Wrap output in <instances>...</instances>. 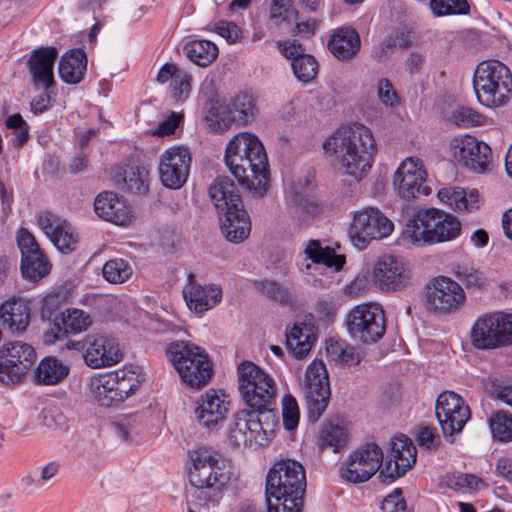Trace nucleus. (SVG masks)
<instances>
[{
  "label": "nucleus",
  "instance_id": "1",
  "mask_svg": "<svg viewBox=\"0 0 512 512\" xmlns=\"http://www.w3.org/2000/svg\"><path fill=\"white\" fill-rule=\"evenodd\" d=\"M384 454L374 444L365 446L351 453L340 467V477L350 483L368 481L377 471L383 482H393L403 476L416 462V447L406 436H398L391 441L390 459L382 467Z\"/></svg>",
  "mask_w": 512,
  "mask_h": 512
},
{
  "label": "nucleus",
  "instance_id": "2",
  "mask_svg": "<svg viewBox=\"0 0 512 512\" xmlns=\"http://www.w3.org/2000/svg\"><path fill=\"white\" fill-rule=\"evenodd\" d=\"M230 172L254 197H262L269 188V164L259 138L249 132L236 134L224 155Z\"/></svg>",
  "mask_w": 512,
  "mask_h": 512
},
{
  "label": "nucleus",
  "instance_id": "3",
  "mask_svg": "<svg viewBox=\"0 0 512 512\" xmlns=\"http://www.w3.org/2000/svg\"><path fill=\"white\" fill-rule=\"evenodd\" d=\"M322 146L327 155L335 157L346 174L357 180L371 170L377 154L372 130L361 123L339 127Z\"/></svg>",
  "mask_w": 512,
  "mask_h": 512
},
{
  "label": "nucleus",
  "instance_id": "4",
  "mask_svg": "<svg viewBox=\"0 0 512 512\" xmlns=\"http://www.w3.org/2000/svg\"><path fill=\"white\" fill-rule=\"evenodd\" d=\"M306 488L303 465L293 459L276 462L266 477L268 512H301Z\"/></svg>",
  "mask_w": 512,
  "mask_h": 512
},
{
  "label": "nucleus",
  "instance_id": "5",
  "mask_svg": "<svg viewBox=\"0 0 512 512\" xmlns=\"http://www.w3.org/2000/svg\"><path fill=\"white\" fill-rule=\"evenodd\" d=\"M187 471L190 485L205 502H216L233 476L230 461L206 446L189 452Z\"/></svg>",
  "mask_w": 512,
  "mask_h": 512
},
{
  "label": "nucleus",
  "instance_id": "6",
  "mask_svg": "<svg viewBox=\"0 0 512 512\" xmlns=\"http://www.w3.org/2000/svg\"><path fill=\"white\" fill-rule=\"evenodd\" d=\"M460 232L461 223L455 216L437 208H429L409 218L402 237L414 246L424 247L454 240Z\"/></svg>",
  "mask_w": 512,
  "mask_h": 512
},
{
  "label": "nucleus",
  "instance_id": "7",
  "mask_svg": "<svg viewBox=\"0 0 512 512\" xmlns=\"http://www.w3.org/2000/svg\"><path fill=\"white\" fill-rule=\"evenodd\" d=\"M166 355L186 386L200 389L210 382L213 363L202 347L189 341H174L167 346Z\"/></svg>",
  "mask_w": 512,
  "mask_h": 512
},
{
  "label": "nucleus",
  "instance_id": "8",
  "mask_svg": "<svg viewBox=\"0 0 512 512\" xmlns=\"http://www.w3.org/2000/svg\"><path fill=\"white\" fill-rule=\"evenodd\" d=\"M473 88L478 102L483 106H504L512 94V74L498 60L483 61L475 69Z\"/></svg>",
  "mask_w": 512,
  "mask_h": 512
},
{
  "label": "nucleus",
  "instance_id": "9",
  "mask_svg": "<svg viewBox=\"0 0 512 512\" xmlns=\"http://www.w3.org/2000/svg\"><path fill=\"white\" fill-rule=\"evenodd\" d=\"M275 415L259 409L236 412L228 425L227 435L235 447L262 446L276 426Z\"/></svg>",
  "mask_w": 512,
  "mask_h": 512
},
{
  "label": "nucleus",
  "instance_id": "10",
  "mask_svg": "<svg viewBox=\"0 0 512 512\" xmlns=\"http://www.w3.org/2000/svg\"><path fill=\"white\" fill-rule=\"evenodd\" d=\"M238 391L243 401L252 409L272 412L277 386L274 379L251 361H243L237 367Z\"/></svg>",
  "mask_w": 512,
  "mask_h": 512
},
{
  "label": "nucleus",
  "instance_id": "11",
  "mask_svg": "<svg viewBox=\"0 0 512 512\" xmlns=\"http://www.w3.org/2000/svg\"><path fill=\"white\" fill-rule=\"evenodd\" d=\"M470 337L472 345L480 350L512 345V313L496 311L479 316Z\"/></svg>",
  "mask_w": 512,
  "mask_h": 512
},
{
  "label": "nucleus",
  "instance_id": "12",
  "mask_svg": "<svg viewBox=\"0 0 512 512\" xmlns=\"http://www.w3.org/2000/svg\"><path fill=\"white\" fill-rule=\"evenodd\" d=\"M345 325L352 339L372 344L385 334V314L378 304L357 305L347 314Z\"/></svg>",
  "mask_w": 512,
  "mask_h": 512
},
{
  "label": "nucleus",
  "instance_id": "13",
  "mask_svg": "<svg viewBox=\"0 0 512 512\" xmlns=\"http://www.w3.org/2000/svg\"><path fill=\"white\" fill-rule=\"evenodd\" d=\"M300 388L309 419L317 421L327 409L331 394L328 371L323 361L314 360L307 366Z\"/></svg>",
  "mask_w": 512,
  "mask_h": 512
},
{
  "label": "nucleus",
  "instance_id": "14",
  "mask_svg": "<svg viewBox=\"0 0 512 512\" xmlns=\"http://www.w3.org/2000/svg\"><path fill=\"white\" fill-rule=\"evenodd\" d=\"M393 230V222L379 209L367 207L353 214L349 238L355 248L363 250L371 241L386 238Z\"/></svg>",
  "mask_w": 512,
  "mask_h": 512
},
{
  "label": "nucleus",
  "instance_id": "15",
  "mask_svg": "<svg viewBox=\"0 0 512 512\" xmlns=\"http://www.w3.org/2000/svg\"><path fill=\"white\" fill-rule=\"evenodd\" d=\"M37 358L35 349L23 341L5 342L0 346V382H22Z\"/></svg>",
  "mask_w": 512,
  "mask_h": 512
},
{
  "label": "nucleus",
  "instance_id": "16",
  "mask_svg": "<svg viewBox=\"0 0 512 512\" xmlns=\"http://www.w3.org/2000/svg\"><path fill=\"white\" fill-rule=\"evenodd\" d=\"M78 346L83 350L85 364L93 369L116 365L123 357L117 340L102 333L89 334L81 342H71L68 348Z\"/></svg>",
  "mask_w": 512,
  "mask_h": 512
},
{
  "label": "nucleus",
  "instance_id": "17",
  "mask_svg": "<svg viewBox=\"0 0 512 512\" xmlns=\"http://www.w3.org/2000/svg\"><path fill=\"white\" fill-rule=\"evenodd\" d=\"M393 185L398 195L405 200L416 199L431 193L427 185V172L418 157L403 160L394 173Z\"/></svg>",
  "mask_w": 512,
  "mask_h": 512
},
{
  "label": "nucleus",
  "instance_id": "18",
  "mask_svg": "<svg viewBox=\"0 0 512 512\" xmlns=\"http://www.w3.org/2000/svg\"><path fill=\"white\" fill-rule=\"evenodd\" d=\"M229 396L223 390L210 389L199 396L194 409L198 424L210 432L218 431L230 411Z\"/></svg>",
  "mask_w": 512,
  "mask_h": 512
},
{
  "label": "nucleus",
  "instance_id": "19",
  "mask_svg": "<svg viewBox=\"0 0 512 512\" xmlns=\"http://www.w3.org/2000/svg\"><path fill=\"white\" fill-rule=\"evenodd\" d=\"M450 151L458 162L476 173H484L492 160L491 148L469 134L454 137L450 142Z\"/></svg>",
  "mask_w": 512,
  "mask_h": 512
},
{
  "label": "nucleus",
  "instance_id": "20",
  "mask_svg": "<svg viewBox=\"0 0 512 512\" xmlns=\"http://www.w3.org/2000/svg\"><path fill=\"white\" fill-rule=\"evenodd\" d=\"M466 296L459 283L445 276L436 277L426 288V301L437 314L445 315L457 311Z\"/></svg>",
  "mask_w": 512,
  "mask_h": 512
},
{
  "label": "nucleus",
  "instance_id": "21",
  "mask_svg": "<svg viewBox=\"0 0 512 512\" xmlns=\"http://www.w3.org/2000/svg\"><path fill=\"white\" fill-rule=\"evenodd\" d=\"M372 278L380 290L396 292L409 285L411 274L402 258L383 254L374 263Z\"/></svg>",
  "mask_w": 512,
  "mask_h": 512
},
{
  "label": "nucleus",
  "instance_id": "22",
  "mask_svg": "<svg viewBox=\"0 0 512 512\" xmlns=\"http://www.w3.org/2000/svg\"><path fill=\"white\" fill-rule=\"evenodd\" d=\"M435 413L444 435L450 437L461 432L470 418L469 406L453 391L438 396Z\"/></svg>",
  "mask_w": 512,
  "mask_h": 512
},
{
  "label": "nucleus",
  "instance_id": "23",
  "mask_svg": "<svg viewBox=\"0 0 512 512\" xmlns=\"http://www.w3.org/2000/svg\"><path fill=\"white\" fill-rule=\"evenodd\" d=\"M191 166V154L185 146L166 149L159 158V177L169 189H179L187 181Z\"/></svg>",
  "mask_w": 512,
  "mask_h": 512
},
{
  "label": "nucleus",
  "instance_id": "24",
  "mask_svg": "<svg viewBox=\"0 0 512 512\" xmlns=\"http://www.w3.org/2000/svg\"><path fill=\"white\" fill-rule=\"evenodd\" d=\"M258 113L256 96L253 93L241 91L220 107L217 121L225 128L231 127L234 123L247 126L256 120Z\"/></svg>",
  "mask_w": 512,
  "mask_h": 512
},
{
  "label": "nucleus",
  "instance_id": "25",
  "mask_svg": "<svg viewBox=\"0 0 512 512\" xmlns=\"http://www.w3.org/2000/svg\"><path fill=\"white\" fill-rule=\"evenodd\" d=\"M37 224L59 251L68 253L76 249L78 238L66 219L51 211H43L37 217Z\"/></svg>",
  "mask_w": 512,
  "mask_h": 512
},
{
  "label": "nucleus",
  "instance_id": "26",
  "mask_svg": "<svg viewBox=\"0 0 512 512\" xmlns=\"http://www.w3.org/2000/svg\"><path fill=\"white\" fill-rule=\"evenodd\" d=\"M92 325L90 315L77 308H69L61 312L54 321L53 326L44 335V341L52 344L64 339L69 334H80L87 331Z\"/></svg>",
  "mask_w": 512,
  "mask_h": 512
},
{
  "label": "nucleus",
  "instance_id": "27",
  "mask_svg": "<svg viewBox=\"0 0 512 512\" xmlns=\"http://www.w3.org/2000/svg\"><path fill=\"white\" fill-rule=\"evenodd\" d=\"M94 209L99 217L118 226H128L133 220L127 201L113 192L100 193L95 199Z\"/></svg>",
  "mask_w": 512,
  "mask_h": 512
},
{
  "label": "nucleus",
  "instance_id": "28",
  "mask_svg": "<svg viewBox=\"0 0 512 512\" xmlns=\"http://www.w3.org/2000/svg\"><path fill=\"white\" fill-rule=\"evenodd\" d=\"M183 297L188 308L195 313H204L222 300V289L215 284L200 285L192 275L183 289Z\"/></svg>",
  "mask_w": 512,
  "mask_h": 512
},
{
  "label": "nucleus",
  "instance_id": "29",
  "mask_svg": "<svg viewBox=\"0 0 512 512\" xmlns=\"http://www.w3.org/2000/svg\"><path fill=\"white\" fill-rule=\"evenodd\" d=\"M31 309L22 298L12 297L0 305V321L5 329L13 334L26 331L30 323Z\"/></svg>",
  "mask_w": 512,
  "mask_h": 512
},
{
  "label": "nucleus",
  "instance_id": "30",
  "mask_svg": "<svg viewBox=\"0 0 512 512\" xmlns=\"http://www.w3.org/2000/svg\"><path fill=\"white\" fill-rule=\"evenodd\" d=\"M208 192L219 214L243 206L238 188L228 176L217 177L210 185Z\"/></svg>",
  "mask_w": 512,
  "mask_h": 512
},
{
  "label": "nucleus",
  "instance_id": "31",
  "mask_svg": "<svg viewBox=\"0 0 512 512\" xmlns=\"http://www.w3.org/2000/svg\"><path fill=\"white\" fill-rule=\"evenodd\" d=\"M57 55L55 47H41L32 52L28 67L36 85L49 88L53 84V67Z\"/></svg>",
  "mask_w": 512,
  "mask_h": 512
},
{
  "label": "nucleus",
  "instance_id": "32",
  "mask_svg": "<svg viewBox=\"0 0 512 512\" xmlns=\"http://www.w3.org/2000/svg\"><path fill=\"white\" fill-rule=\"evenodd\" d=\"M219 217L222 233L228 241L240 243L249 236L251 222L243 206L226 213H220Z\"/></svg>",
  "mask_w": 512,
  "mask_h": 512
},
{
  "label": "nucleus",
  "instance_id": "33",
  "mask_svg": "<svg viewBox=\"0 0 512 512\" xmlns=\"http://www.w3.org/2000/svg\"><path fill=\"white\" fill-rule=\"evenodd\" d=\"M361 46L357 31L351 27H340L330 36L328 48L339 60L352 59Z\"/></svg>",
  "mask_w": 512,
  "mask_h": 512
},
{
  "label": "nucleus",
  "instance_id": "34",
  "mask_svg": "<svg viewBox=\"0 0 512 512\" xmlns=\"http://www.w3.org/2000/svg\"><path fill=\"white\" fill-rule=\"evenodd\" d=\"M69 372V366L62 360L54 356H46L33 370L32 379L36 385L54 386L61 383Z\"/></svg>",
  "mask_w": 512,
  "mask_h": 512
},
{
  "label": "nucleus",
  "instance_id": "35",
  "mask_svg": "<svg viewBox=\"0 0 512 512\" xmlns=\"http://www.w3.org/2000/svg\"><path fill=\"white\" fill-rule=\"evenodd\" d=\"M87 69V57L84 50L76 48L66 52L59 62V75L67 84L80 83Z\"/></svg>",
  "mask_w": 512,
  "mask_h": 512
},
{
  "label": "nucleus",
  "instance_id": "36",
  "mask_svg": "<svg viewBox=\"0 0 512 512\" xmlns=\"http://www.w3.org/2000/svg\"><path fill=\"white\" fill-rule=\"evenodd\" d=\"M437 197L455 212H471L478 209L479 195L476 191H466L460 187L441 188Z\"/></svg>",
  "mask_w": 512,
  "mask_h": 512
},
{
  "label": "nucleus",
  "instance_id": "37",
  "mask_svg": "<svg viewBox=\"0 0 512 512\" xmlns=\"http://www.w3.org/2000/svg\"><path fill=\"white\" fill-rule=\"evenodd\" d=\"M183 52L194 64L207 67L217 58L218 47L212 41L195 39L183 45Z\"/></svg>",
  "mask_w": 512,
  "mask_h": 512
},
{
  "label": "nucleus",
  "instance_id": "38",
  "mask_svg": "<svg viewBox=\"0 0 512 512\" xmlns=\"http://www.w3.org/2000/svg\"><path fill=\"white\" fill-rule=\"evenodd\" d=\"M118 378L114 372L99 374L91 378L90 391L97 401L103 406H110L118 402L115 385Z\"/></svg>",
  "mask_w": 512,
  "mask_h": 512
},
{
  "label": "nucleus",
  "instance_id": "39",
  "mask_svg": "<svg viewBox=\"0 0 512 512\" xmlns=\"http://www.w3.org/2000/svg\"><path fill=\"white\" fill-rule=\"evenodd\" d=\"M304 254L313 263L324 264L328 268H334L335 271H339L345 264L344 255L336 254L329 247H322L318 240H309L305 245Z\"/></svg>",
  "mask_w": 512,
  "mask_h": 512
},
{
  "label": "nucleus",
  "instance_id": "40",
  "mask_svg": "<svg viewBox=\"0 0 512 512\" xmlns=\"http://www.w3.org/2000/svg\"><path fill=\"white\" fill-rule=\"evenodd\" d=\"M347 441L348 431L341 421H329L322 426L319 434V446L322 450L338 452Z\"/></svg>",
  "mask_w": 512,
  "mask_h": 512
},
{
  "label": "nucleus",
  "instance_id": "41",
  "mask_svg": "<svg viewBox=\"0 0 512 512\" xmlns=\"http://www.w3.org/2000/svg\"><path fill=\"white\" fill-rule=\"evenodd\" d=\"M116 181L123 189L143 194L148 190L149 172L142 166H129Z\"/></svg>",
  "mask_w": 512,
  "mask_h": 512
},
{
  "label": "nucleus",
  "instance_id": "42",
  "mask_svg": "<svg viewBox=\"0 0 512 512\" xmlns=\"http://www.w3.org/2000/svg\"><path fill=\"white\" fill-rule=\"evenodd\" d=\"M20 269L23 277L31 281H39L50 272L51 265L43 251L21 258Z\"/></svg>",
  "mask_w": 512,
  "mask_h": 512
},
{
  "label": "nucleus",
  "instance_id": "43",
  "mask_svg": "<svg viewBox=\"0 0 512 512\" xmlns=\"http://www.w3.org/2000/svg\"><path fill=\"white\" fill-rule=\"evenodd\" d=\"M315 338L307 327L294 325L286 334V346L296 358H302L312 348Z\"/></svg>",
  "mask_w": 512,
  "mask_h": 512
},
{
  "label": "nucleus",
  "instance_id": "44",
  "mask_svg": "<svg viewBox=\"0 0 512 512\" xmlns=\"http://www.w3.org/2000/svg\"><path fill=\"white\" fill-rule=\"evenodd\" d=\"M103 278L111 284H122L133 275L131 264L123 258H112L102 267Z\"/></svg>",
  "mask_w": 512,
  "mask_h": 512
},
{
  "label": "nucleus",
  "instance_id": "45",
  "mask_svg": "<svg viewBox=\"0 0 512 512\" xmlns=\"http://www.w3.org/2000/svg\"><path fill=\"white\" fill-rule=\"evenodd\" d=\"M113 372L114 376L118 378L115 387L118 402H121L129 397V395L139 387V375L136 367L133 366H124L120 369L114 370Z\"/></svg>",
  "mask_w": 512,
  "mask_h": 512
},
{
  "label": "nucleus",
  "instance_id": "46",
  "mask_svg": "<svg viewBox=\"0 0 512 512\" xmlns=\"http://www.w3.org/2000/svg\"><path fill=\"white\" fill-rule=\"evenodd\" d=\"M492 437L503 443L512 442V415L504 410L493 413L489 420Z\"/></svg>",
  "mask_w": 512,
  "mask_h": 512
},
{
  "label": "nucleus",
  "instance_id": "47",
  "mask_svg": "<svg viewBox=\"0 0 512 512\" xmlns=\"http://www.w3.org/2000/svg\"><path fill=\"white\" fill-rule=\"evenodd\" d=\"M291 66L296 78L303 83L311 82L318 72V63L309 54L297 57L292 61Z\"/></svg>",
  "mask_w": 512,
  "mask_h": 512
},
{
  "label": "nucleus",
  "instance_id": "48",
  "mask_svg": "<svg viewBox=\"0 0 512 512\" xmlns=\"http://www.w3.org/2000/svg\"><path fill=\"white\" fill-rule=\"evenodd\" d=\"M447 487L461 492L480 490L484 486L481 478L466 473H452L445 477Z\"/></svg>",
  "mask_w": 512,
  "mask_h": 512
},
{
  "label": "nucleus",
  "instance_id": "49",
  "mask_svg": "<svg viewBox=\"0 0 512 512\" xmlns=\"http://www.w3.org/2000/svg\"><path fill=\"white\" fill-rule=\"evenodd\" d=\"M430 8L435 16L468 14L469 4L466 0H430Z\"/></svg>",
  "mask_w": 512,
  "mask_h": 512
},
{
  "label": "nucleus",
  "instance_id": "50",
  "mask_svg": "<svg viewBox=\"0 0 512 512\" xmlns=\"http://www.w3.org/2000/svg\"><path fill=\"white\" fill-rule=\"evenodd\" d=\"M450 120L460 127L479 126L483 124L484 116L473 108L460 106L452 112Z\"/></svg>",
  "mask_w": 512,
  "mask_h": 512
},
{
  "label": "nucleus",
  "instance_id": "51",
  "mask_svg": "<svg viewBox=\"0 0 512 512\" xmlns=\"http://www.w3.org/2000/svg\"><path fill=\"white\" fill-rule=\"evenodd\" d=\"M299 406L296 399L287 394L282 399V418L283 424L287 430H293L299 423Z\"/></svg>",
  "mask_w": 512,
  "mask_h": 512
},
{
  "label": "nucleus",
  "instance_id": "52",
  "mask_svg": "<svg viewBox=\"0 0 512 512\" xmlns=\"http://www.w3.org/2000/svg\"><path fill=\"white\" fill-rule=\"evenodd\" d=\"M285 199L288 205L302 210L308 214H315L318 211V205L303 196L294 186L289 187L285 192ZM296 211L295 213H297Z\"/></svg>",
  "mask_w": 512,
  "mask_h": 512
},
{
  "label": "nucleus",
  "instance_id": "53",
  "mask_svg": "<svg viewBox=\"0 0 512 512\" xmlns=\"http://www.w3.org/2000/svg\"><path fill=\"white\" fill-rule=\"evenodd\" d=\"M16 241L21 252V258L28 257L31 254L42 251L34 234L25 227L18 229L16 233Z\"/></svg>",
  "mask_w": 512,
  "mask_h": 512
},
{
  "label": "nucleus",
  "instance_id": "54",
  "mask_svg": "<svg viewBox=\"0 0 512 512\" xmlns=\"http://www.w3.org/2000/svg\"><path fill=\"white\" fill-rule=\"evenodd\" d=\"M455 275L467 286L482 287L486 284L484 274L471 265H458L455 269Z\"/></svg>",
  "mask_w": 512,
  "mask_h": 512
},
{
  "label": "nucleus",
  "instance_id": "55",
  "mask_svg": "<svg viewBox=\"0 0 512 512\" xmlns=\"http://www.w3.org/2000/svg\"><path fill=\"white\" fill-rule=\"evenodd\" d=\"M255 287L267 297L278 302H288L291 299L288 290L277 282L269 280L257 281L255 282Z\"/></svg>",
  "mask_w": 512,
  "mask_h": 512
},
{
  "label": "nucleus",
  "instance_id": "56",
  "mask_svg": "<svg viewBox=\"0 0 512 512\" xmlns=\"http://www.w3.org/2000/svg\"><path fill=\"white\" fill-rule=\"evenodd\" d=\"M376 88L378 99L384 106L393 108L399 104V96L389 79H379Z\"/></svg>",
  "mask_w": 512,
  "mask_h": 512
},
{
  "label": "nucleus",
  "instance_id": "57",
  "mask_svg": "<svg viewBox=\"0 0 512 512\" xmlns=\"http://www.w3.org/2000/svg\"><path fill=\"white\" fill-rule=\"evenodd\" d=\"M192 77L185 71L178 72L171 82L172 96L176 101L182 102L188 98L191 90Z\"/></svg>",
  "mask_w": 512,
  "mask_h": 512
},
{
  "label": "nucleus",
  "instance_id": "58",
  "mask_svg": "<svg viewBox=\"0 0 512 512\" xmlns=\"http://www.w3.org/2000/svg\"><path fill=\"white\" fill-rule=\"evenodd\" d=\"M116 435L121 441H132L137 435V423L131 417H125L114 423Z\"/></svg>",
  "mask_w": 512,
  "mask_h": 512
},
{
  "label": "nucleus",
  "instance_id": "59",
  "mask_svg": "<svg viewBox=\"0 0 512 512\" xmlns=\"http://www.w3.org/2000/svg\"><path fill=\"white\" fill-rule=\"evenodd\" d=\"M381 509L383 512H404L406 502L402 497V491L397 488L386 496L382 501Z\"/></svg>",
  "mask_w": 512,
  "mask_h": 512
},
{
  "label": "nucleus",
  "instance_id": "60",
  "mask_svg": "<svg viewBox=\"0 0 512 512\" xmlns=\"http://www.w3.org/2000/svg\"><path fill=\"white\" fill-rule=\"evenodd\" d=\"M183 119V114L172 112L163 121H161L158 127L153 131V135L156 136H168L175 132Z\"/></svg>",
  "mask_w": 512,
  "mask_h": 512
},
{
  "label": "nucleus",
  "instance_id": "61",
  "mask_svg": "<svg viewBox=\"0 0 512 512\" xmlns=\"http://www.w3.org/2000/svg\"><path fill=\"white\" fill-rule=\"evenodd\" d=\"M215 32L225 38L228 43H235L242 35L241 29L235 23L229 21L216 23Z\"/></svg>",
  "mask_w": 512,
  "mask_h": 512
},
{
  "label": "nucleus",
  "instance_id": "62",
  "mask_svg": "<svg viewBox=\"0 0 512 512\" xmlns=\"http://www.w3.org/2000/svg\"><path fill=\"white\" fill-rule=\"evenodd\" d=\"M35 471L44 489L49 486L53 478L59 473L60 463L58 461H50L43 466L37 467Z\"/></svg>",
  "mask_w": 512,
  "mask_h": 512
},
{
  "label": "nucleus",
  "instance_id": "63",
  "mask_svg": "<svg viewBox=\"0 0 512 512\" xmlns=\"http://www.w3.org/2000/svg\"><path fill=\"white\" fill-rule=\"evenodd\" d=\"M270 13L271 18L276 21H284L296 15V12L291 9L289 0H273Z\"/></svg>",
  "mask_w": 512,
  "mask_h": 512
},
{
  "label": "nucleus",
  "instance_id": "64",
  "mask_svg": "<svg viewBox=\"0 0 512 512\" xmlns=\"http://www.w3.org/2000/svg\"><path fill=\"white\" fill-rule=\"evenodd\" d=\"M395 48V42L389 35L373 47L372 56L378 61H384L393 54Z\"/></svg>",
  "mask_w": 512,
  "mask_h": 512
}]
</instances>
